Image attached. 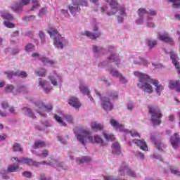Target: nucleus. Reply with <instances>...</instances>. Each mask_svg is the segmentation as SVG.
Instances as JSON below:
<instances>
[{"instance_id":"f257e3e1","label":"nucleus","mask_w":180,"mask_h":180,"mask_svg":"<svg viewBox=\"0 0 180 180\" xmlns=\"http://www.w3.org/2000/svg\"><path fill=\"white\" fill-rule=\"evenodd\" d=\"M75 136L79 143L84 146L86 145V140H89V143L100 144L101 147H106L109 141H113L115 140V136L105 131L103 132V136L105 141H103L102 137L98 134L94 136H91V131L85 129H80L78 132L75 133Z\"/></svg>"},{"instance_id":"f03ea898","label":"nucleus","mask_w":180,"mask_h":180,"mask_svg":"<svg viewBox=\"0 0 180 180\" xmlns=\"http://www.w3.org/2000/svg\"><path fill=\"white\" fill-rule=\"evenodd\" d=\"M110 6L111 10H109L106 6L101 7V13H105V12H106L108 16H112L117 13L116 16L118 23H123V20L124 18H126V8L122 6H119L116 0H110Z\"/></svg>"},{"instance_id":"7ed1b4c3","label":"nucleus","mask_w":180,"mask_h":180,"mask_svg":"<svg viewBox=\"0 0 180 180\" xmlns=\"http://www.w3.org/2000/svg\"><path fill=\"white\" fill-rule=\"evenodd\" d=\"M134 75L139 77L138 86L146 94H153V89L151 84L155 79H151L148 75L143 74L140 72H134Z\"/></svg>"},{"instance_id":"20e7f679","label":"nucleus","mask_w":180,"mask_h":180,"mask_svg":"<svg viewBox=\"0 0 180 180\" xmlns=\"http://www.w3.org/2000/svg\"><path fill=\"white\" fill-rule=\"evenodd\" d=\"M50 37L53 40V46L57 49H64L65 46L68 45V41L63 37L57 30L51 28L48 30Z\"/></svg>"},{"instance_id":"39448f33","label":"nucleus","mask_w":180,"mask_h":180,"mask_svg":"<svg viewBox=\"0 0 180 180\" xmlns=\"http://www.w3.org/2000/svg\"><path fill=\"white\" fill-rule=\"evenodd\" d=\"M108 53H111L110 56L107 58L106 60L98 63V67L100 68H103V67H108V65H109L110 63L113 62H115V65H117V67H119L122 62V60L120 59L119 56H117V54L115 53V47L112 46H109L108 48Z\"/></svg>"},{"instance_id":"423d86ee","label":"nucleus","mask_w":180,"mask_h":180,"mask_svg":"<svg viewBox=\"0 0 180 180\" xmlns=\"http://www.w3.org/2000/svg\"><path fill=\"white\" fill-rule=\"evenodd\" d=\"M149 113L151 116L150 121L153 126H160L161 124V117L162 113L158 107H149Z\"/></svg>"},{"instance_id":"0eeeda50","label":"nucleus","mask_w":180,"mask_h":180,"mask_svg":"<svg viewBox=\"0 0 180 180\" xmlns=\"http://www.w3.org/2000/svg\"><path fill=\"white\" fill-rule=\"evenodd\" d=\"M40 165H51V167H53L58 171H63V169H67V166L64 165L63 162H60L56 159H52L51 161H41V162H37L36 167H40Z\"/></svg>"},{"instance_id":"6e6552de","label":"nucleus","mask_w":180,"mask_h":180,"mask_svg":"<svg viewBox=\"0 0 180 180\" xmlns=\"http://www.w3.org/2000/svg\"><path fill=\"white\" fill-rule=\"evenodd\" d=\"M96 96L101 101V106L104 110L109 112L113 109V103L110 101V98L108 96L102 97L101 93L97 90H95Z\"/></svg>"},{"instance_id":"1a4fd4ad","label":"nucleus","mask_w":180,"mask_h":180,"mask_svg":"<svg viewBox=\"0 0 180 180\" xmlns=\"http://www.w3.org/2000/svg\"><path fill=\"white\" fill-rule=\"evenodd\" d=\"M36 109L35 110L41 115V116H44V117H46V113L43 112L44 110H47L48 112H50V110H53V105L51 104H47L44 105L43 102L41 101H37L35 103Z\"/></svg>"},{"instance_id":"9d476101","label":"nucleus","mask_w":180,"mask_h":180,"mask_svg":"<svg viewBox=\"0 0 180 180\" xmlns=\"http://www.w3.org/2000/svg\"><path fill=\"white\" fill-rule=\"evenodd\" d=\"M124 172L130 178H133L136 179L137 178V173L133 169H131L126 163H122L119 169V174L122 176L124 175Z\"/></svg>"},{"instance_id":"9b49d317","label":"nucleus","mask_w":180,"mask_h":180,"mask_svg":"<svg viewBox=\"0 0 180 180\" xmlns=\"http://www.w3.org/2000/svg\"><path fill=\"white\" fill-rule=\"evenodd\" d=\"M54 119L59 123L60 126L67 127V123L63 121V119H65L68 123L72 124L73 118L71 115H64V114H60V115L56 114L54 115Z\"/></svg>"},{"instance_id":"f8f14e48","label":"nucleus","mask_w":180,"mask_h":180,"mask_svg":"<svg viewBox=\"0 0 180 180\" xmlns=\"http://www.w3.org/2000/svg\"><path fill=\"white\" fill-rule=\"evenodd\" d=\"M130 63H134L135 65H143V67H148V61L146 60L144 58L134 56L129 58Z\"/></svg>"},{"instance_id":"ddd939ff","label":"nucleus","mask_w":180,"mask_h":180,"mask_svg":"<svg viewBox=\"0 0 180 180\" xmlns=\"http://www.w3.org/2000/svg\"><path fill=\"white\" fill-rule=\"evenodd\" d=\"M148 11L144 8H140L137 11V15L139 18L136 20V25H143L146 20V16H147Z\"/></svg>"},{"instance_id":"4468645a","label":"nucleus","mask_w":180,"mask_h":180,"mask_svg":"<svg viewBox=\"0 0 180 180\" xmlns=\"http://www.w3.org/2000/svg\"><path fill=\"white\" fill-rule=\"evenodd\" d=\"M93 30L94 33H92L89 31H85L82 33L83 36H86L87 37H89V39H91L92 40H95L96 39H98V37H101V32H98L99 30V27L97 25H95L93 27Z\"/></svg>"},{"instance_id":"2eb2a0df","label":"nucleus","mask_w":180,"mask_h":180,"mask_svg":"<svg viewBox=\"0 0 180 180\" xmlns=\"http://www.w3.org/2000/svg\"><path fill=\"white\" fill-rule=\"evenodd\" d=\"M13 160L20 164V165H22V164H26V165L32 167H36L37 165L36 161L27 158H13Z\"/></svg>"},{"instance_id":"dca6fc26","label":"nucleus","mask_w":180,"mask_h":180,"mask_svg":"<svg viewBox=\"0 0 180 180\" xmlns=\"http://www.w3.org/2000/svg\"><path fill=\"white\" fill-rule=\"evenodd\" d=\"M38 85L39 86H41L45 94H50L53 90V87L51 86H49V82L42 79L41 78L39 79Z\"/></svg>"},{"instance_id":"f3484780","label":"nucleus","mask_w":180,"mask_h":180,"mask_svg":"<svg viewBox=\"0 0 180 180\" xmlns=\"http://www.w3.org/2000/svg\"><path fill=\"white\" fill-rule=\"evenodd\" d=\"M30 3V0H21L20 3H15L11 6V9L14 12H20L23 8V5H28Z\"/></svg>"},{"instance_id":"a211bd4d","label":"nucleus","mask_w":180,"mask_h":180,"mask_svg":"<svg viewBox=\"0 0 180 180\" xmlns=\"http://www.w3.org/2000/svg\"><path fill=\"white\" fill-rule=\"evenodd\" d=\"M32 57H33L34 58H39L44 64V65H47V64H49L50 65H54V64H56V62H54V60H51L49 58L40 57V54H39L38 53H33L32 54Z\"/></svg>"},{"instance_id":"6ab92c4d","label":"nucleus","mask_w":180,"mask_h":180,"mask_svg":"<svg viewBox=\"0 0 180 180\" xmlns=\"http://www.w3.org/2000/svg\"><path fill=\"white\" fill-rule=\"evenodd\" d=\"M158 39L165 43H169L170 44H174V39L169 37V34L167 32L159 33L158 35Z\"/></svg>"},{"instance_id":"aec40b11","label":"nucleus","mask_w":180,"mask_h":180,"mask_svg":"<svg viewBox=\"0 0 180 180\" xmlns=\"http://www.w3.org/2000/svg\"><path fill=\"white\" fill-rule=\"evenodd\" d=\"M79 89L80 92L83 94V95H87L88 98H90V101H94V98H92V96L89 94V89L88 88V86L86 84H85L83 82H81L79 86Z\"/></svg>"},{"instance_id":"412c9836","label":"nucleus","mask_w":180,"mask_h":180,"mask_svg":"<svg viewBox=\"0 0 180 180\" xmlns=\"http://www.w3.org/2000/svg\"><path fill=\"white\" fill-rule=\"evenodd\" d=\"M169 172L173 175H176V176H180V171L174 166H168L167 168H165L163 170L165 175H169Z\"/></svg>"},{"instance_id":"4be33fe9","label":"nucleus","mask_w":180,"mask_h":180,"mask_svg":"<svg viewBox=\"0 0 180 180\" xmlns=\"http://www.w3.org/2000/svg\"><path fill=\"white\" fill-rule=\"evenodd\" d=\"M68 103L70 106L75 108V109H79V108H81V102L79 101V99L75 96L70 97L68 99Z\"/></svg>"},{"instance_id":"5701e85b","label":"nucleus","mask_w":180,"mask_h":180,"mask_svg":"<svg viewBox=\"0 0 180 180\" xmlns=\"http://www.w3.org/2000/svg\"><path fill=\"white\" fill-rule=\"evenodd\" d=\"M48 79L51 81V83L53 86H57L58 84L63 82V77L58 75H54L53 76H49Z\"/></svg>"},{"instance_id":"b1692460","label":"nucleus","mask_w":180,"mask_h":180,"mask_svg":"<svg viewBox=\"0 0 180 180\" xmlns=\"http://www.w3.org/2000/svg\"><path fill=\"white\" fill-rule=\"evenodd\" d=\"M132 143L136 144V146H138V147H139L141 150H143V151H148V147L147 146V143H146V141L140 139H133Z\"/></svg>"},{"instance_id":"393cba45","label":"nucleus","mask_w":180,"mask_h":180,"mask_svg":"<svg viewBox=\"0 0 180 180\" xmlns=\"http://www.w3.org/2000/svg\"><path fill=\"white\" fill-rule=\"evenodd\" d=\"M110 124L116 130H119L120 131H124V129H125L124 126H123V124L119 122L118 120H116L115 119H111L110 120Z\"/></svg>"},{"instance_id":"a878e982","label":"nucleus","mask_w":180,"mask_h":180,"mask_svg":"<svg viewBox=\"0 0 180 180\" xmlns=\"http://www.w3.org/2000/svg\"><path fill=\"white\" fill-rule=\"evenodd\" d=\"M170 143L173 148H178L180 146V138L178 134H174L170 138Z\"/></svg>"},{"instance_id":"bb28decb","label":"nucleus","mask_w":180,"mask_h":180,"mask_svg":"<svg viewBox=\"0 0 180 180\" xmlns=\"http://www.w3.org/2000/svg\"><path fill=\"white\" fill-rule=\"evenodd\" d=\"M152 84L155 87V91L157 95H158V96H161V92L164 91V86H162V84H160L158 80H155V79L153 80Z\"/></svg>"},{"instance_id":"cd10ccee","label":"nucleus","mask_w":180,"mask_h":180,"mask_svg":"<svg viewBox=\"0 0 180 180\" xmlns=\"http://www.w3.org/2000/svg\"><path fill=\"white\" fill-rule=\"evenodd\" d=\"M19 94H29V88L26 87V86L19 85L15 89L13 94L19 95Z\"/></svg>"},{"instance_id":"c85d7f7f","label":"nucleus","mask_w":180,"mask_h":180,"mask_svg":"<svg viewBox=\"0 0 180 180\" xmlns=\"http://www.w3.org/2000/svg\"><path fill=\"white\" fill-rule=\"evenodd\" d=\"M68 9L73 16H75L77 13H79L81 12V8L78 4H73L72 6H69Z\"/></svg>"},{"instance_id":"c756f323","label":"nucleus","mask_w":180,"mask_h":180,"mask_svg":"<svg viewBox=\"0 0 180 180\" xmlns=\"http://www.w3.org/2000/svg\"><path fill=\"white\" fill-rule=\"evenodd\" d=\"M112 153L115 155H120L122 149H120V145L117 142H115L112 145Z\"/></svg>"},{"instance_id":"7c9ffc66","label":"nucleus","mask_w":180,"mask_h":180,"mask_svg":"<svg viewBox=\"0 0 180 180\" xmlns=\"http://www.w3.org/2000/svg\"><path fill=\"white\" fill-rule=\"evenodd\" d=\"M150 139L153 143L156 145V147L159 151H164V148H165V146H164V143H161V141L156 140L155 137L154 136H151Z\"/></svg>"},{"instance_id":"2f4dec72","label":"nucleus","mask_w":180,"mask_h":180,"mask_svg":"<svg viewBox=\"0 0 180 180\" xmlns=\"http://www.w3.org/2000/svg\"><path fill=\"white\" fill-rule=\"evenodd\" d=\"M91 127L92 130H94L95 131H101L103 130L105 127L103 126V124H101L98 122H93L91 123Z\"/></svg>"},{"instance_id":"473e14b6","label":"nucleus","mask_w":180,"mask_h":180,"mask_svg":"<svg viewBox=\"0 0 180 180\" xmlns=\"http://www.w3.org/2000/svg\"><path fill=\"white\" fill-rule=\"evenodd\" d=\"M22 110L25 116H27V117H30L31 119H36V115H34V112H33V110L31 108L24 107L22 108Z\"/></svg>"},{"instance_id":"72a5a7b5","label":"nucleus","mask_w":180,"mask_h":180,"mask_svg":"<svg viewBox=\"0 0 180 180\" xmlns=\"http://www.w3.org/2000/svg\"><path fill=\"white\" fill-rule=\"evenodd\" d=\"M0 15H1V18L6 20H10V21L13 20V15L11 14L7 11H1Z\"/></svg>"},{"instance_id":"f704fd0d","label":"nucleus","mask_w":180,"mask_h":180,"mask_svg":"<svg viewBox=\"0 0 180 180\" xmlns=\"http://www.w3.org/2000/svg\"><path fill=\"white\" fill-rule=\"evenodd\" d=\"M91 161H92V158L89 156H83L82 158H76V162L79 165H81V164H84V162H91Z\"/></svg>"},{"instance_id":"c9c22d12","label":"nucleus","mask_w":180,"mask_h":180,"mask_svg":"<svg viewBox=\"0 0 180 180\" xmlns=\"http://www.w3.org/2000/svg\"><path fill=\"white\" fill-rule=\"evenodd\" d=\"M108 71L109 74H110V75H112V77H113L114 78H119L122 74L120 72H119V70H116L113 67L108 68Z\"/></svg>"},{"instance_id":"e433bc0d","label":"nucleus","mask_w":180,"mask_h":180,"mask_svg":"<svg viewBox=\"0 0 180 180\" xmlns=\"http://www.w3.org/2000/svg\"><path fill=\"white\" fill-rule=\"evenodd\" d=\"M92 50L95 54L101 56V54H105V49L102 46L96 45H92Z\"/></svg>"},{"instance_id":"4c0bfd02","label":"nucleus","mask_w":180,"mask_h":180,"mask_svg":"<svg viewBox=\"0 0 180 180\" xmlns=\"http://www.w3.org/2000/svg\"><path fill=\"white\" fill-rule=\"evenodd\" d=\"M169 88H170V89H176V92H180L179 80H176L175 82L174 81L170 82Z\"/></svg>"},{"instance_id":"58836bf2","label":"nucleus","mask_w":180,"mask_h":180,"mask_svg":"<svg viewBox=\"0 0 180 180\" xmlns=\"http://www.w3.org/2000/svg\"><path fill=\"white\" fill-rule=\"evenodd\" d=\"M16 162L17 163L10 165L8 167L7 170L8 171V172H16L20 169V167H19L20 165V164H19L18 162Z\"/></svg>"},{"instance_id":"ea45409f","label":"nucleus","mask_w":180,"mask_h":180,"mask_svg":"<svg viewBox=\"0 0 180 180\" xmlns=\"http://www.w3.org/2000/svg\"><path fill=\"white\" fill-rule=\"evenodd\" d=\"M147 44L150 50H153L154 47H157V45L158 44V41H157L156 39H148L147 40Z\"/></svg>"},{"instance_id":"a19ab883","label":"nucleus","mask_w":180,"mask_h":180,"mask_svg":"<svg viewBox=\"0 0 180 180\" xmlns=\"http://www.w3.org/2000/svg\"><path fill=\"white\" fill-rule=\"evenodd\" d=\"M46 146V143L43 141H35L34 144L32 146V148H34L35 150L37 148H42V147Z\"/></svg>"},{"instance_id":"79ce46f5","label":"nucleus","mask_w":180,"mask_h":180,"mask_svg":"<svg viewBox=\"0 0 180 180\" xmlns=\"http://www.w3.org/2000/svg\"><path fill=\"white\" fill-rule=\"evenodd\" d=\"M1 107L4 110H0V111L1 112H6V113H7V115L6 116V117L7 116H9V113L8 112V111H6V109H8V108H9V103H8V101H1Z\"/></svg>"},{"instance_id":"37998d69","label":"nucleus","mask_w":180,"mask_h":180,"mask_svg":"<svg viewBox=\"0 0 180 180\" xmlns=\"http://www.w3.org/2000/svg\"><path fill=\"white\" fill-rule=\"evenodd\" d=\"M153 17L148 16L146 18V26L149 28L155 27V23L152 21Z\"/></svg>"},{"instance_id":"c03bdc74","label":"nucleus","mask_w":180,"mask_h":180,"mask_svg":"<svg viewBox=\"0 0 180 180\" xmlns=\"http://www.w3.org/2000/svg\"><path fill=\"white\" fill-rule=\"evenodd\" d=\"M11 172H9V171L8 170H2L0 172V175L1 176V178L3 179H9V178H11Z\"/></svg>"},{"instance_id":"a18cd8bd","label":"nucleus","mask_w":180,"mask_h":180,"mask_svg":"<svg viewBox=\"0 0 180 180\" xmlns=\"http://www.w3.org/2000/svg\"><path fill=\"white\" fill-rule=\"evenodd\" d=\"M4 91L6 94H13L15 92V86L12 84H8L6 86Z\"/></svg>"},{"instance_id":"49530a36","label":"nucleus","mask_w":180,"mask_h":180,"mask_svg":"<svg viewBox=\"0 0 180 180\" xmlns=\"http://www.w3.org/2000/svg\"><path fill=\"white\" fill-rule=\"evenodd\" d=\"M36 20V15H25L22 18L23 22H33Z\"/></svg>"},{"instance_id":"de8ad7c7","label":"nucleus","mask_w":180,"mask_h":180,"mask_svg":"<svg viewBox=\"0 0 180 180\" xmlns=\"http://www.w3.org/2000/svg\"><path fill=\"white\" fill-rule=\"evenodd\" d=\"M35 48H36V46H34V44H27L25 47V51H27V53H30V52L33 51V50H34Z\"/></svg>"},{"instance_id":"09e8293b","label":"nucleus","mask_w":180,"mask_h":180,"mask_svg":"<svg viewBox=\"0 0 180 180\" xmlns=\"http://www.w3.org/2000/svg\"><path fill=\"white\" fill-rule=\"evenodd\" d=\"M46 72H47V71L44 68H40L39 70L35 71V74L38 77H46Z\"/></svg>"},{"instance_id":"8fccbe9b","label":"nucleus","mask_w":180,"mask_h":180,"mask_svg":"<svg viewBox=\"0 0 180 180\" xmlns=\"http://www.w3.org/2000/svg\"><path fill=\"white\" fill-rule=\"evenodd\" d=\"M167 2H172L173 4V8L178 9L180 8V0H167Z\"/></svg>"},{"instance_id":"3c124183","label":"nucleus","mask_w":180,"mask_h":180,"mask_svg":"<svg viewBox=\"0 0 180 180\" xmlns=\"http://www.w3.org/2000/svg\"><path fill=\"white\" fill-rule=\"evenodd\" d=\"M119 96V94H117V92L116 91H112L111 93H110L109 96H107V98H109V99H112V100H115V99H117Z\"/></svg>"},{"instance_id":"603ef678","label":"nucleus","mask_w":180,"mask_h":180,"mask_svg":"<svg viewBox=\"0 0 180 180\" xmlns=\"http://www.w3.org/2000/svg\"><path fill=\"white\" fill-rule=\"evenodd\" d=\"M124 133H126L127 134H131V137H137L139 136V132L129 131L126 129H124Z\"/></svg>"},{"instance_id":"864d4df0","label":"nucleus","mask_w":180,"mask_h":180,"mask_svg":"<svg viewBox=\"0 0 180 180\" xmlns=\"http://www.w3.org/2000/svg\"><path fill=\"white\" fill-rule=\"evenodd\" d=\"M37 157H39L40 158H46L49 155V150H44L41 153H37Z\"/></svg>"},{"instance_id":"5fc2aeb1","label":"nucleus","mask_w":180,"mask_h":180,"mask_svg":"<svg viewBox=\"0 0 180 180\" xmlns=\"http://www.w3.org/2000/svg\"><path fill=\"white\" fill-rule=\"evenodd\" d=\"M39 36L41 39L42 44H44L46 43V35L44 34V32H43V31H40L39 33Z\"/></svg>"},{"instance_id":"6e6d98bb","label":"nucleus","mask_w":180,"mask_h":180,"mask_svg":"<svg viewBox=\"0 0 180 180\" xmlns=\"http://www.w3.org/2000/svg\"><path fill=\"white\" fill-rule=\"evenodd\" d=\"M134 155L136 157V158H139V160H144V154L143 153L139 151L134 152Z\"/></svg>"},{"instance_id":"4d7b16f0","label":"nucleus","mask_w":180,"mask_h":180,"mask_svg":"<svg viewBox=\"0 0 180 180\" xmlns=\"http://www.w3.org/2000/svg\"><path fill=\"white\" fill-rule=\"evenodd\" d=\"M39 8V0H32V7L30 11H34Z\"/></svg>"},{"instance_id":"13d9d810","label":"nucleus","mask_w":180,"mask_h":180,"mask_svg":"<svg viewBox=\"0 0 180 180\" xmlns=\"http://www.w3.org/2000/svg\"><path fill=\"white\" fill-rule=\"evenodd\" d=\"M13 151H22V147H20V144L18 143H15L13 146Z\"/></svg>"},{"instance_id":"bf43d9fd","label":"nucleus","mask_w":180,"mask_h":180,"mask_svg":"<svg viewBox=\"0 0 180 180\" xmlns=\"http://www.w3.org/2000/svg\"><path fill=\"white\" fill-rule=\"evenodd\" d=\"M148 16H150V18L151 16H157V11L154 9H150L147 13V18Z\"/></svg>"},{"instance_id":"052dcab7","label":"nucleus","mask_w":180,"mask_h":180,"mask_svg":"<svg viewBox=\"0 0 180 180\" xmlns=\"http://www.w3.org/2000/svg\"><path fill=\"white\" fill-rule=\"evenodd\" d=\"M6 77L8 78V79H11V78H12L13 77H15L16 75V72H5Z\"/></svg>"},{"instance_id":"680f3d73","label":"nucleus","mask_w":180,"mask_h":180,"mask_svg":"<svg viewBox=\"0 0 180 180\" xmlns=\"http://www.w3.org/2000/svg\"><path fill=\"white\" fill-rule=\"evenodd\" d=\"M118 78L121 84H127V79H126V77H124L122 74H121Z\"/></svg>"},{"instance_id":"e2e57ef3","label":"nucleus","mask_w":180,"mask_h":180,"mask_svg":"<svg viewBox=\"0 0 180 180\" xmlns=\"http://www.w3.org/2000/svg\"><path fill=\"white\" fill-rule=\"evenodd\" d=\"M4 26H6V27H8V29H13V27H15V24L8 21H5Z\"/></svg>"},{"instance_id":"0e129e2a","label":"nucleus","mask_w":180,"mask_h":180,"mask_svg":"<svg viewBox=\"0 0 180 180\" xmlns=\"http://www.w3.org/2000/svg\"><path fill=\"white\" fill-rule=\"evenodd\" d=\"M77 5L79 6H88V1L86 0H78Z\"/></svg>"},{"instance_id":"69168bd1","label":"nucleus","mask_w":180,"mask_h":180,"mask_svg":"<svg viewBox=\"0 0 180 180\" xmlns=\"http://www.w3.org/2000/svg\"><path fill=\"white\" fill-rule=\"evenodd\" d=\"M16 75L21 77V78H26V77H27V73H26V72L18 71L16 72Z\"/></svg>"},{"instance_id":"338daca9","label":"nucleus","mask_w":180,"mask_h":180,"mask_svg":"<svg viewBox=\"0 0 180 180\" xmlns=\"http://www.w3.org/2000/svg\"><path fill=\"white\" fill-rule=\"evenodd\" d=\"M60 13H61V15H63V16H65V18H68L70 16V13H68V10L62 9V10H60Z\"/></svg>"},{"instance_id":"774afa93","label":"nucleus","mask_w":180,"mask_h":180,"mask_svg":"<svg viewBox=\"0 0 180 180\" xmlns=\"http://www.w3.org/2000/svg\"><path fill=\"white\" fill-rule=\"evenodd\" d=\"M22 176L25 178H32V172L25 171L22 173Z\"/></svg>"}]
</instances>
